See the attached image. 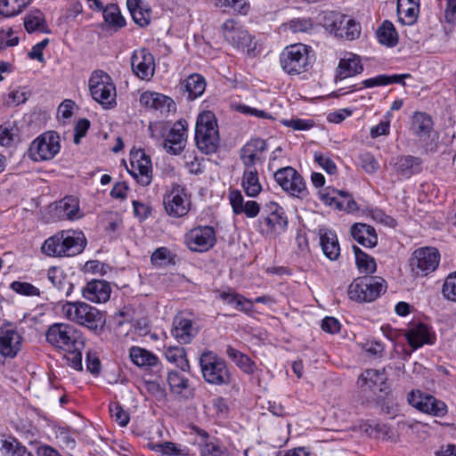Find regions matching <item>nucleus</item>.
I'll use <instances>...</instances> for the list:
<instances>
[{
  "label": "nucleus",
  "mask_w": 456,
  "mask_h": 456,
  "mask_svg": "<svg viewBox=\"0 0 456 456\" xmlns=\"http://www.w3.org/2000/svg\"><path fill=\"white\" fill-rule=\"evenodd\" d=\"M392 163L395 174L401 179H409L422 171V160L412 155H399L393 159Z\"/></svg>",
  "instance_id": "5701e85b"
},
{
  "label": "nucleus",
  "mask_w": 456,
  "mask_h": 456,
  "mask_svg": "<svg viewBox=\"0 0 456 456\" xmlns=\"http://www.w3.org/2000/svg\"><path fill=\"white\" fill-rule=\"evenodd\" d=\"M47 277L57 290L62 292L66 297L71 294L73 284L61 269L56 267L50 268L47 272Z\"/></svg>",
  "instance_id": "79ce46f5"
},
{
  "label": "nucleus",
  "mask_w": 456,
  "mask_h": 456,
  "mask_svg": "<svg viewBox=\"0 0 456 456\" xmlns=\"http://www.w3.org/2000/svg\"><path fill=\"white\" fill-rule=\"evenodd\" d=\"M104 21L109 25L117 28H122L126 25V20L122 17L118 6L115 4H108L103 8Z\"/></svg>",
  "instance_id": "864d4df0"
},
{
  "label": "nucleus",
  "mask_w": 456,
  "mask_h": 456,
  "mask_svg": "<svg viewBox=\"0 0 456 456\" xmlns=\"http://www.w3.org/2000/svg\"><path fill=\"white\" fill-rule=\"evenodd\" d=\"M391 117V111H387L383 119L380 120L377 126L370 128V134L372 138H378L381 135H387L389 134Z\"/></svg>",
  "instance_id": "bf43d9fd"
},
{
  "label": "nucleus",
  "mask_w": 456,
  "mask_h": 456,
  "mask_svg": "<svg viewBox=\"0 0 456 456\" xmlns=\"http://www.w3.org/2000/svg\"><path fill=\"white\" fill-rule=\"evenodd\" d=\"M184 240L189 249L194 252H206L216 242L215 230L208 225L198 226L190 230Z\"/></svg>",
  "instance_id": "f3484780"
},
{
  "label": "nucleus",
  "mask_w": 456,
  "mask_h": 456,
  "mask_svg": "<svg viewBox=\"0 0 456 456\" xmlns=\"http://www.w3.org/2000/svg\"><path fill=\"white\" fill-rule=\"evenodd\" d=\"M386 380L387 377L384 370L368 369L360 374L357 384L364 392H382L385 389Z\"/></svg>",
  "instance_id": "a878e982"
},
{
  "label": "nucleus",
  "mask_w": 456,
  "mask_h": 456,
  "mask_svg": "<svg viewBox=\"0 0 456 456\" xmlns=\"http://www.w3.org/2000/svg\"><path fill=\"white\" fill-rule=\"evenodd\" d=\"M360 57L350 53L339 61L337 69V78L342 80L360 74L362 71Z\"/></svg>",
  "instance_id": "72a5a7b5"
},
{
  "label": "nucleus",
  "mask_w": 456,
  "mask_h": 456,
  "mask_svg": "<svg viewBox=\"0 0 456 456\" xmlns=\"http://www.w3.org/2000/svg\"><path fill=\"white\" fill-rule=\"evenodd\" d=\"M319 235L324 255L330 260H336L340 253V247L336 233L329 229L322 228L319 230Z\"/></svg>",
  "instance_id": "2f4dec72"
},
{
  "label": "nucleus",
  "mask_w": 456,
  "mask_h": 456,
  "mask_svg": "<svg viewBox=\"0 0 456 456\" xmlns=\"http://www.w3.org/2000/svg\"><path fill=\"white\" fill-rule=\"evenodd\" d=\"M1 451L11 456H33L26 446L22 445L17 439L9 437L2 441Z\"/></svg>",
  "instance_id": "603ef678"
},
{
  "label": "nucleus",
  "mask_w": 456,
  "mask_h": 456,
  "mask_svg": "<svg viewBox=\"0 0 456 456\" xmlns=\"http://www.w3.org/2000/svg\"><path fill=\"white\" fill-rule=\"evenodd\" d=\"M204 380L211 385L230 384L232 376L226 362L212 351L203 352L199 359Z\"/></svg>",
  "instance_id": "39448f33"
},
{
  "label": "nucleus",
  "mask_w": 456,
  "mask_h": 456,
  "mask_svg": "<svg viewBox=\"0 0 456 456\" xmlns=\"http://www.w3.org/2000/svg\"><path fill=\"white\" fill-rule=\"evenodd\" d=\"M267 142L261 138H252L240 150V159L245 168H256L265 160Z\"/></svg>",
  "instance_id": "dca6fc26"
},
{
  "label": "nucleus",
  "mask_w": 456,
  "mask_h": 456,
  "mask_svg": "<svg viewBox=\"0 0 456 456\" xmlns=\"http://www.w3.org/2000/svg\"><path fill=\"white\" fill-rule=\"evenodd\" d=\"M288 27L293 33L307 32L313 28V22L311 19L297 18L290 20Z\"/></svg>",
  "instance_id": "774afa93"
},
{
  "label": "nucleus",
  "mask_w": 456,
  "mask_h": 456,
  "mask_svg": "<svg viewBox=\"0 0 456 456\" xmlns=\"http://www.w3.org/2000/svg\"><path fill=\"white\" fill-rule=\"evenodd\" d=\"M186 143V121L175 122L168 131L164 141V149L167 152L178 155L185 147Z\"/></svg>",
  "instance_id": "4be33fe9"
},
{
  "label": "nucleus",
  "mask_w": 456,
  "mask_h": 456,
  "mask_svg": "<svg viewBox=\"0 0 456 456\" xmlns=\"http://www.w3.org/2000/svg\"><path fill=\"white\" fill-rule=\"evenodd\" d=\"M131 67L138 78L150 81L155 73V58L146 48L136 49L131 56Z\"/></svg>",
  "instance_id": "6ab92c4d"
},
{
  "label": "nucleus",
  "mask_w": 456,
  "mask_h": 456,
  "mask_svg": "<svg viewBox=\"0 0 456 456\" xmlns=\"http://www.w3.org/2000/svg\"><path fill=\"white\" fill-rule=\"evenodd\" d=\"M409 74L403 75H379L377 77L368 78L362 81V85L366 88L387 86L390 84H400L403 82L404 77H408Z\"/></svg>",
  "instance_id": "3c124183"
},
{
  "label": "nucleus",
  "mask_w": 456,
  "mask_h": 456,
  "mask_svg": "<svg viewBox=\"0 0 456 456\" xmlns=\"http://www.w3.org/2000/svg\"><path fill=\"white\" fill-rule=\"evenodd\" d=\"M197 329L191 319L178 315L174 319L172 335L182 344L190 343L197 335Z\"/></svg>",
  "instance_id": "c85d7f7f"
},
{
  "label": "nucleus",
  "mask_w": 456,
  "mask_h": 456,
  "mask_svg": "<svg viewBox=\"0 0 456 456\" xmlns=\"http://www.w3.org/2000/svg\"><path fill=\"white\" fill-rule=\"evenodd\" d=\"M397 14L399 20L404 25H412L416 22L419 13V3H397Z\"/></svg>",
  "instance_id": "37998d69"
},
{
  "label": "nucleus",
  "mask_w": 456,
  "mask_h": 456,
  "mask_svg": "<svg viewBox=\"0 0 456 456\" xmlns=\"http://www.w3.org/2000/svg\"><path fill=\"white\" fill-rule=\"evenodd\" d=\"M432 128L433 120L429 115L424 112L414 113L411 129L415 135L419 138L429 137Z\"/></svg>",
  "instance_id": "58836bf2"
},
{
  "label": "nucleus",
  "mask_w": 456,
  "mask_h": 456,
  "mask_svg": "<svg viewBox=\"0 0 456 456\" xmlns=\"http://www.w3.org/2000/svg\"><path fill=\"white\" fill-rule=\"evenodd\" d=\"M309 53L310 47L304 44L286 46L280 55L282 70L290 76L306 72L311 67Z\"/></svg>",
  "instance_id": "423d86ee"
},
{
  "label": "nucleus",
  "mask_w": 456,
  "mask_h": 456,
  "mask_svg": "<svg viewBox=\"0 0 456 456\" xmlns=\"http://www.w3.org/2000/svg\"><path fill=\"white\" fill-rule=\"evenodd\" d=\"M110 412L113 420L120 427H126L128 424L129 414L118 403H111Z\"/></svg>",
  "instance_id": "052dcab7"
},
{
  "label": "nucleus",
  "mask_w": 456,
  "mask_h": 456,
  "mask_svg": "<svg viewBox=\"0 0 456 456\" xmlns=\"http://www.w3.org/2000/svg\"><path fill=\"white\" fill-rule=\"evenodd\" d=\"M165 212L171 217L178 218L186 216L191 208V196L184 186L172 183L163 194Z\"/></svg>",
  "instance_id": "6e6552de"
},
{
  "label": "nucleus",
  "mask_w": 456,
  "mask_h": 456,
  "mask_svg": "<svg viewBox=\"0 0 456 456\" xmlns=\"http://www.w3.org/2000/svg\"><path fill=\"white\" fill-rule=\"evenodd\" d=\"M151 449L166 456H178L185 453V449L179 447L172 442H165L152 445Z\"/></svg>",
  "instance_id": "13d9d810"
},
{
  "label": "nucleus",
  "mask_w": 456,
  "mask_h": 456,
  "mask_svg": "<svg viewBox=\"0 0 456 456\" xmlns=\"http://www.w3.org/2000/svg\"><path fill=\"white\" fill-rule=\"evenodd\" d=\"M145 390L159 401L166 399V389L156 380H148L144 382Z\"/></svg>",
  "instance_id": "338daca9"
},
{
  "label": "nucleus",
  "mask_w": 456,
  "mask_h": 456,
  "mask_svg": "<svg viewBox=\"0 0 456 456\" xmlns=\"http://www.w3.org/2000/svg\"><path fill=\"white\" fill-rule=\"evenodd\" d=\"M224 38L235 47H245L250 43V35L233 20H227L222 25Z\"/></svg>",
  "instance_id": "cd10ccee"
},
{
  "label": "nucleus",
  "mask_w": 456,
  "mask_h": 456,
  "mask_svg": "<svg viewBox=\"0 0 456 456\" xmlns=\"http://www.w3.org/2000/svg\"><path fill=\"white\" fill-rule=\"evenodd\" d=\"M61 150L59 134L54 131L43 133L29 145L28 157L36 162L53 159Z\"/></svg>",
  "instance_id": "9d476101"
},
{
  "label": "nucleus",
  "mask_w": 456,
  "mask_h": 456,
  "mask_svg": "<svg viewBox=\"0 0 456 456\" xmlns=\"http://www.w3.org/2000/svg\"><path fill=\"white\" fill-rule=\"evenodd\" d=\"M164 356L167 361L175 364L183 371L190 370V363L186 357L185 349L180 346H164Z\"/></svg>",
  "instance_id": "4c0bfd02"
},
{
  "label": "nucleus",
  "mask_w": 456,
  "mask_h": 456,
  "mask_svg": "<svg viewBox=\"0 0 456 456\" xmlns=\"http://www.w3.org/2000/svg\"><path fill=\"white\" fill-rule=\"evenodd\" d=\"M359 159L362 168L368 174L375 173L379 167L375 157L369 152L361 154Z\"/></svg>",
  "instance_id": "e2e57ef3"
},
{
  "label": "nucleus",
  "mask_w": 456,
  "mask_h": 456,
  "mask_svg": "<svg viewBox=\"0 0 456 456\" xmlns=\"http://www.w3.org/2000/svg\"><path fill=\"white\" fill-rule=\"evenodd\" d=\"M130 175L142 186L149 185L152 181V165L150 156L142 150L131 154L130 168H127Z\"/></svg>",
  "instance_id": "a211bd4d"
},
{
  "label": "nucleus",
  "mask_w": 456,
  "mask_h": 456,
  "mask_svg": "<svg viewBox=\"0 0 456 456\" xmlns=\"http://www.w3.org/2000/svg\"><path fill=\"white\" fill-rule=\"evenodd\" d=\"M202 456H229L226 449L214 442H205L201 448Z\"/></svg>",
  "instance_id": "680f3d73"
},
{
  "label": "nucleus",
  "mask_w": 456,
  "mask_h": 456,
  "mask_svg": "<svg viewBox=\"0 0 456 456\" xmlns=\"http://www.w3.org/2000/svg\"><path fill=\"white\" fill-rule=\"evenodd\" d=\"M129 357L135 365L142 368L154 367L159 362L156 354L140 346H132L129 349Z\"/></svg>",
  "instance_id": "e433bc0d"
},
{
  "label": "nucleus",
  "mask_w": 456,
  "mask_h": 456,
  "mask_svg": "<svg viewBox=\"0 0 456 456\" xmlns=\"http://www.w3.org/2000/svg\"><path fill=\"white\" fill-rule=\"evenodd\" d=\"M376 35L380 44L394 46L398 42V35L392 22L385 20L377 29Z\"/></svg>",
  "instance_id": "49530a36"
},
{
  "label": "nucleus",
  "mask_w": 456,
  "mask_h": 456,
  "mask_svg": "<svg viewBox=\"0 0 456 456\" xmlns=\"http://www.w3.org/2000/svg\"><path fill=\"white\" fill-rule=\"evenodd\" d=\"M195 142L198 149L206 154L215 152L220 143L217 120L210 111L201 112L197 118L195 126Z\"/></svg>",
  "instance_id": "20e7f679"
},
{
  "label": "nucleus",
  "mask_w": 456,
  "mask_h": 456,
  "mask_svg": "<svg viewBox=\"0 0 456 456\" xmlns=\"http://www.w3.org/2000/svg\"><path fill=\"white\" fill-rule=\"evenodd\" d=\"M241 188L247 196L255 198L262 191L257 168H245L241 175Z\"/></svg>",
  "instance_id": "7c9ffc66"
},
{
  "label": "nucleus",
  "mask_w": 456,
  "mask_h": 456,
  "mask_svg": "<svg viewBox=\"0 0 456 456\" xmlns=\"http://www.w3.org/2000/svg\"><path fill=\"white\" fill-rule=\"evenodd\" d=\"M346 18V16L340 12L330 11L323 12L322 22L327 30L338 37Z\"/></svg>",
  "instance_id": "de8ad7c7"
},
{
  "label": "nucleus",
  "mask_w": 456,
  "mask_h": 456,
  "mask_svg": "<svg viewBox=\"0 0 456 456\" xmlns=\"http://www.w3.org/2000/svg\"><path fill=\"white\" fill-rule=\"evenodd\" d=\"M386 284L385 280L380 277H359L349 285L348 296L356 302H371L386 291Z\"/></svg>",
  "instance_id": "0eeeda50"
},
{
  "label": "nucleus",
  "mask_w": 456,
  "mask_h": 456,
  "mask_svg": "<svg viewBox=\"0 0 456 456\" xmlns=\"http://www.w3.org/2000/svg\"><path fill=\"white\" fill-rule=\"evenodd\" d=\"M440 262V253L436 248H419L410 258L411 272L417 276H427L433 273Z\"/></svg>",
  "instance_id": "4468645a"
},
{
  "label": "nucleus",
  "mask_w": 456,
  "mask_h": 456,
  "mask_svg": "<svg viewBox=\"0 0 456 456\" xmlns=\"http://www.w3.org/2000/svg\"><path fill=\"white\" fill-rule=\"evenodd\" d=\"M288 226L283 208L275 202L267 203L257 221L258 232L263 235L281 234Z\"/></svg>",
  "instance_id": "9b49d317"
},
{
  "label": "nucleus",
  "mask_w": 456,
  "mask_h": 456,
  "mask_svg": "<svg viewBox=\"0 0 456 456\" xmlns=\"http://www.w3.org/2000/svg\"><path fill=\"white\" fill-rule=\"evenodd\" d=\"M140 103L146 109L159 110L161 113L175 110L173 99L157 92H143L140 96Z\"/></svg>",
  "instance_id": "b1692460"
},
{
  "label": "nucleus",
  "mask_w": 456,
  "mask_h": 456,
  "mask_svg": "<svg viewBox=\"0 0 456 456\" xmlns=\"http://www.w3.org/2000/svg\"><path fill=\"white\" fill-rule=\"evenodd\" d=\"M361 25L353 19L345 20L338 37L347 40L357 39L361 35Z\"/></svg>",
  "instance_id": "5fc2aeb1"
},
{
  "label": "nucleus",
  "mask_w": 456,
  "mask_h": 456,
  "mask_svg": "<svg viewBox=\"0 0 456 456\" xmlns=\"http://www.w3.org/2000/svg\"><path fill=\"white\" fill-rule=\"evenodd\" d=\"M56 210L61 217L75 220L83 216L79 208V200L73 196L65 197L57 205Z\"/></svg>",
  "instance_id": "c9c22d12"
},
{
  "label": "nucleus",
  "mask_w": 456,
  "mask_h": 456,
  "mask_svg": "<svg viewBox=\"0 0 456 456\" xmlns=\"http://www.w3.org/2000/svg\"><path fill=\"white\" fill-rule=\"evenodd\" d=\"M226 354L236 365L247 374H252L256 368V363L246 354H242L232 346L226 348Z\"/></svg>",
  "instance_id": "a18cd8bd"
},
{
  "label": "nucleus",
  "mask_w": 456,
  "mask_h": 456,
  "mask_svg": "<svg viewBox=\"0 0 456 456\" xmlns=\"http://www.w3.org/2000/svg\"><path fill=\"white\" fill-rule=\"evenodd\" d=\"M219 297L224 302L234 305L237 310L244 312L246 314H248L253 310L252 300L247 299L243 296L236 293L232 289L220 292Z\"/></svg>",
  "instance_id": "a19ab883"
},
{
  "label": "nucleus",
  "mask_w": 456,
  "mask_h": 456,
  "mask_svg": "<svg viewBox=\"0 0 456 456\" xmlns=\"http://www.w3.org/2000/svg\"><path fill=\"white\" fill-rule=\"evenodd\" d=\"M318 194L320 200L324 205L335 209L347 212H354L358 209L356 202L346 191L325 188L319 191Z\"/></svg>",
  "instance_id": "aec40b11"
},
{
  "label": "nucleus",
  "mask_w": 456,
  "mask_h": 456,
  "mask_svg": "<svg viewBox=\"0 0 456 456\" xmlns=\"http://www.w3.org/2000/svg\"><path fill=\"white\" fill-rule=\"evenodd\" d=\"M281 124L287 127H290L293 130H309L314 126V122L312 119L303 118H290L282 119Z\"/></svg>",
  "instance_id": "0e129e2a"
},
{
  "label": "nucleus",
  "mask_w": 456,
  "mask_h": 456,
  "mask_svg": "<svg viewBox=\"0 0 456 456\" xmlns=\"http://www.w3.org/2000/svg\"><path fill=\"white\" fill-rule=\"evenodd\" d=\"M111 287L106 281L93 280L82 289L83 297L90 302L101 304L110 297Z\"/></svg>",
  "instance_id": "393cba45"
},
{
  "label": "nucleus",
  "mask_w": 456,
  "mask_h": 456,
  "mask_svg": "<svg viewBox=\"0 0 456 456\" xmlns=\"http://www.w3.org/2000/svg\"><path fill=\"white\" fill-rule=\"evenodd\" d=\"M126 6L134 21L140 27L150 23L151 10L142 0H126Z\"/></svg>",
  "instance_id": "473e14b6"
},
{
  "label": "nucleus",
  "mask_w": 456,
  "mask_h": 456,
  "mask_svg": "<svg viewBox=\"0 0 456 456\" xmlns=\"http://www.w3.org/2000/svg\"><path fill=\"white\" fill-rule=\"evenodd\" d=\"M230 204L235 215L245 214L248 218H255L260 212V206L255 200L244 201L239 190H232L228 195Z\"/></svg>",
  "instance_id": "bb28decb"
},
{
  "label": "nucleus",
  "mask_w": 456,
  "mask_h": 456,
  "mask_svg": "<svg viewBox=\"0 0 456 456\" xmlns=\"http://www.w3.org/2000/svg\"><path fill=\"white\" fill-rule=\"evenodd\" d=\"M88 86L94 100L104 108H111L116 104V87L112 78L106 72L94 71L89 78Z\"/></svg>",
  "instance_id": "1a4fd4ad"
},
{
  "label": "nucleus",
  "mask_w": 456,
  "mask_h": 456,
  "mask_svg": "<svg viewBox=\"0 0 456 456\" xmlns=\"http://www.w3.org/2000/svg\"><path fill=\"white\" fill-rule=\"evenodd\" d=\"M10 288L17 294L25 297H39L41 294L37 287L27 281H14L10 284Z\"/></svg>",
  "instance_id": "4d7b16f0"
},
{
  "label": "nucleus",
  "mask_w": 456,
  "mask_h": 456,
  "mask_svg": "<svg viewBox=\"0 0 456 456\" xmlns=\"http://www.w3.org/2000/svg\"><path fill=\"white\" fill-rule=\"evenodd\" d=\"M46 341L60 351L82 350L85 338L82 332L69 323H53L45 333Z\"/></svg>",
  "instance_id": "7ed1b4c3"
},
{
  "label": "nucleus",
  "mask_w": 456,
  "mask_h": 456,
  "mask_svg": "<svg viewBox=\"0 0 456 456\" xmlns=\"http://www.w3.org/2000/svg\"><path fill=\"white\" fill-rule=\"evenodd\" d=\"M167 380L173 394L182 397H187L189 391V379L176 370H171L167 373Z\"/></svg>",
  "instance_id": "ea45409f"
},
{
  "label": "nucleus",
  "mask_w": 456,
  "mask_h": 456,
  "mask_svg": "<svg viewBox=\"0 0 456 456\" xmlns=\"http://www.w3.org/2000/svg\"><path fill=\"white\" fill-rule=\"evenodd\" d=\"M86 245V238L81 231L65 230L48 238L42 250L53 256H74L80 254Z\"/></svg>",
  "instance_id": "f257e3e1"
},
{
  "label": "nucleus",
  "mask_w": 456,
  "mask_h": 456,
  "mask_svg": "<svg viewBox=\"0 0 456 456\" xmlns=\"http://www.w3.org/2000/svg\"><path fill=\"white\" fill-rule=\"evenodd\" d=\"M442 292L447 299L456 301V272L448 275L443 285Z\"/></svg>",
  "instance_id": "69168bd1"
},
{
  "label": "nucleus",
  "mask_w": 456,
  "mask_h": 456,
  "mask_svg": "<svg viewBox=\"0 0 456 456\" xmlns=\"http://www.w3.org/2000/svg\"><path fill=\"white\" fill-rule=\"evenodd\" d=\"M274 180L284 191L293 197L304 199L308 195L305 181L292 167L279 168L274 173Z\"/></svg>",
  "instance_id": "f8f14e48"
},
{
  "label": "nucleus",
  "mask_w": 456,
  "mask_h": 456,
  "mask_svg": "<svg viewBox=\"0 0 456 456\" xmlns=\"http://www.w3.org/2000/svg\"><path fill=\"white\" fill-rule=\"evenodd\" d=\"M174 256L169 248L160 247L152 253L151 261L155 266L165 267L170 264H175Z\"/></svg>",
  "instance_id": "6e6d98bb"
},
{
  "label": "nucleus",
  "mask_w": 456,
  "mask_h": 456,
  "mask_svg": "<svg viewBox=\"0 0 456 456\" xmlns=\"http://www.w3.org/2000/svg\"><path fill=\"white\" fill-rule=\"evenodd\" d=\"M183 88L184 92L188 94V99L194 100L204 93L206 88L205 78L200 74H192L184 80Z\"/></svg>",
  "instance_id": "c03bdc74"
},
{
  "label": "nucleus",
  "mask_w": 456,
  "mask_h": 456,
  "mask_svg": "<svg viewBox=\"0 0 456 456\" xmlns=\"http://www.w3.org/2000/svg\"><path fill=\"white\" fill-rule=\"evenodd\" d=\"M23 338L12 323L0 326V354L5 358H14L22 347Z\"/></svg>",
  "instance_id": "2eb2a0df"
},
{
  "label": "nucleus",
  "mask_w": 456,
  "mask_h": 456,
  "mask_svg": "<svg viewBox=\"0 0 456 456\" xmlns=\"http://www.w3.org/2000/svg\"><path fill=\"white\" fill-rule=\"evenodd\" d=\"M351 235L354 240L366 248H373L378 244L375 229L366 224L357 223L351 227Z\"/></svg>",
  "instance_id": "c756f323"
},
{
  "label": "nucleus",
  "mask_w": 456,
  "mask_h": 456,
  "mask_svg": "<svg viewBox=\"0 0 456 456\" xmlns=\"http://www.w3.org/2000/svg\"><path fill=\"white\" fill-rule=\"evenodd\" d=\"M24 28L28 33L36 31L49 34L51 31L45 14L38 9L31 10L24 18Z\"/></svg>",
  "instance_id": "f704fd0d"
},
{
  "label": "nucleus",
  "mask_w": 456,
  "mask_h": 456,
  "mask_svg": "<svg viewBox=\"0 0 456 456\" xmlns=\"http://www.w3.org/2000/svg\"><path fill=\"white\" fill-rule=\"evenodd\" d=\"M404 336L413 349H418L424 345H434L436 339L432 329L422 322L412 323L405 330Z\"/></svg>",
  "instance_id": "412c9836"
},
{
  "label": "nucleus",
  "mask_w": 456,
  "mask_h": 456,
  "mask_svg": "<svg viewBox=\"0 0 456 456\" xmlns=\"http://www.w3.org/2000/svg\"><path fill=\"white\" fill-rule=\"evenodd\" d=\"M356 265L361 273L371 274L376 272L377 264L374 257L367 255L356 246L353 247Z\"/></svg>",
  "instance_id": "09e8293b"
},
{
  "label": "nucleus",
  "mask_w": 456,
  "mask_h": 456,
  "mask_svg": "<svg viewBox=\"0 0 456 456\" xmlns=\"http://www.w3.org/2000/svg\"><path fill=\"white\" fill-rule=\"evenodd\" d=\"M409 404L419 411L433 417L443 418L448 413L444 402L420 390H412L407 395Z\"/></svg>",
  "instance_id": "ddd939ff"
},
{
  "label": "nucleus",
  "mask_w": 456,
  "mask_h": 456,
  "mask_svg": "<svg viewBox=\"0 0 456 456\" xmlns=\"http://www.w3.org/2000/svg\"><path fill=\"white\" fill-rule=\"evenodd\" d=\"M61 313L69 322L86 327L95 334L101 333L106 323L102 312L81 301L64 303Z\"/></svg>",
  "instance_id": "f03ea898"
},
{
  "label": "nucleus",
  "mask_w": 456,
  "mask_h": 456,
  "mask_svg": "<svg viewBox=\"0 0 456 456\" xmlns=\"http://www.w3.org/2000/svg\"><path fill=\"white\" fill-rule=\"evenodd\" d=\"M32 0H0V14L12 17L20 13Z\"/></svg>",
  "instance_id": "8fccbe9b"
}]
</instances>
